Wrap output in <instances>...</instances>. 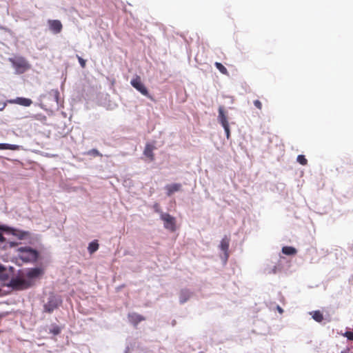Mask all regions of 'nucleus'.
Wrapping results in <instances>:
<instances>
[{
  "mask_svg": "<svg viewBox=\"0 0 353 353\" xmlns=\"http://www.w3.org/2000/svg\"><path fill=\"white\" fill-rule=\"evenodd\" d=\"M13 268L10 267V270H8L4 266L0 265V283L6 285L7 282H10V272Z\"/></svg>",
  "mask_w": 353,
  "mask_h": 353,
  "instance_id": "7",
  "label": "nucleus"
},
{
  "mask_svg": "<svg viewBox=\"0 0 353 353\" xmlns=\"http://www.w3.org/2000/svg\"><path fill=\"white\" fill-rule=\"evenodd\" d=\"M215 66L222 74H225L228 73L226 68L223 66L221 63L216 62Z\"/></svg>",
  "mask_w": 353,
  "mask_h": 353,
  "instance_id": "21",
  "label": "nucleus"
},
{
  "mask_svg": "<svg viewBox=\"0 0 353 353\" xmlns=\"http://www.w3.org/2000/svg\"><path fill=\"white\" fill-rule=\"evenodd\" d=\"M154 149V145H152L150 143H148L145 145V150L143 152L144 155H145L147 157H148L150 160H153V159H154V155H153Z\"/></svg>",
  "mask_w": 353,
  "mask_h": 353,
  "instance_id": "16",
  "label": "nucleus"
},
{
  "mask_svg": "<svg viewBox=\"0 0 353 353\" xmlns=\"http://www.w3.org/2000/svg\"><path fill=\"white\" fill-rule=\"evenodd\" d=\"M181 187V183H172L165 185V189L167 190V195L170 196L174 192L180 191Z\"/></svg>",
  "mask_w": 353,
  "mask_h": 353,
  "instance_id": "11",
  "label": "nucleus"
},
{
  "mask_svg": "<svg viewBox=\"0 0 353 353\" xmlns=\"http://www.w3.org/2000/svg\"><path fill=\"white\" fill-rule=\"evenodd\" d=\"M48 25L50 30L54 34L61 32L62 30V24L59 20H49Z\"/></svg>",
  "mask_w": 353,
  "mask_h": 353,
  "instance_id": "10",
  "label": "nucleus"
},
{
  "mask_svg": "<svg viewBox=\"0 0 353 353\" xmlns=\"http://www.w3.org/2000/svg\"><path fill=\"white\" fill-rule=\"evenodd\" d=\"M128 319L129 321L134 325H137L141 321L144 320V318L142 316L136 313L129 314Z\"/></svg>",
  "mask_w": 353,
  "mask_h": 353,
  "instance_id": "15",
  "label": "nucleus"
},
{
  "mask_svg": "<svg viewBox=\"0 0 353 353\" xmlns=\"http://www.w3.org/2000/svg\"><path fill=\"white\" fill-rule=\"evenodd\" d=\"M277 310L281 314H282L283 312V310L280 306H277Z\"/></svg>",
  "mask_w": 353,
  "mask_h": 353,
  "instance_id": "34",
  "label": "nucleus"
},
{
  "mask_svg": "<svg viewBox=\"0 0 353 353\" xmlns=\"http://www.w3.org/2000/svg\"><path fill=\"white\" fill-rule=\"evenodd\" d=\"M98 249H99V244H98V243L97 241H92V242L89 243L88 250V252L90 254L94 253Z\"/></svg>",
  "mask_w": 353,
  "mask_h": 353,
  "instance_id": "20",
  "label": "nucleus"
},
{
  "mask_svg": "<svg viewBox=\"0 0 353 353\" xmlns=\"http://www.w3.org/2000/svg\"><path fill=\"white\" fill-rule=\"evenodd\" d=\"M20 148L18 145L8 144V143H0V150H17Z\"/></svg>",
  "mask_w": 353,
  "mask_h": 353,
  "instance_id": "17",
  "label": "nucleus"
},
{
  "mask_svg": "<svg viewBox=\"0 0 353 353\" xmlns=\"http://www.w3.org/2000/svg\"><path fill=\"white\" fill-rule=\"evenodd\" d=\"M130 84L133 88H134L137 90L141 92L143 95L146 97L149 96L148 91L145 86L144 85V84L142 83L140 77L136 76L134 78H133L130 81Z\"/></svg>",
  "mask_w": 353,
  "mask_h": 353,
  "instance_id": "4",
  "label": "nucleus"
},
{
  "mask_svg": "<svg viewBox=\"0 0 353 353\" xmlns=\"http://www.w3.org/2000/svg\"><path fill=\"white\" fill-rule=\"evenodd\" d=\"M161 219L163 221L164 228L174 231L175 230V219L168 213L161 214Z\"/></svg>",
  "mask_w": 353,
  "mask_h": 353,
  "instance_id": "5",
  "label": "nucleus"
},
{
  "mask_svg": "<svg viewBox=\"0 0 353 353\" xmlns=\"http://www.w3.org/2000/svg\"><path fill=\"white\" fill-rule=\"evenodd\" d=\"M43 274V271L41 268H36L31 269L28 271L26 276L29 279H35L40 276Z\"/></svg>",
  "mask_w": 353,
  "mask_h": 353,
  "instance_id": "12",
  "label": "nucleus"
},
{
  "mask_svg": "<svg viewBox=\"0 0 353 353\" xmlns=\"http://www.w3.org/2000/svg\"><path fill=\"white\" fill-rule=\"evenodd\" d=\"M88 154L95 155V156H100L99 152L96 149L90 150L88 152Z\"/></svg>",
  "mask_w": 353,
  "mask_h": 353,
  "instance_id": "28",
  "label": "nucleus"
},
{
  "mask_svg": "<svg viewBox=\"0 0 353 353\" xmlns=\"http://www.w3.org/2000/svg\"><path fill=\"white\" fill-rule=\"evenodd\" d=\"M218 120L221 123V125H226L228 124L227 117L224 110L223 107L220 106L219 108V116Z\"/></svg>",
  "mask_w": 353,
  "mask_h": 353,
  "instance_id": "13",
  "label": "nucleus"
},
{
  "mask_svg": "<svg viewBox=\"0 0 353 353\" xmlns=\"http://www.w3.org/2000/svg\"><path fill=\"white\" fill-rule=\"evenodd\" d=\"M18 251L20 259L26 262L34 261L38 257V252L30 247H21Z\"/></svg>",
  "mask_w": 353,
  "mask_h": 353,
  "instance_id": "1",
  "label": "nucleus"
},
{
  "mask_svg": "<svg viewBox=\"0 0 353 353\" xmlns=\"http://www.w3.org/2000/svg\"><path fill=\"white\" fill-rule=\"evenodd\" d=\"M153 209L155 212L158 213L159 216H161V214H163L164 212L161 210L160 205L159 203H154L153 205Z\"/></svg>",
  "mask_w": 353,
  "mask_h": 353,
  "instance_id": "24",
  "label": "nucleus"
},
{
  "mask_svg": "<svg viewBox=\"0 0 353 353\" xmlns=\"http://www.w3.org/2000/svg\"><path fill=\"white\" fill-rule=\"evenodd\" d=\"M254 105H255L257 108H259V109H261V108L262 105H261V101H259V100H255V101H254Z\"/></svg>",
  "mask_w": 353,
  "mask_h": 353,
  "instance_id": "30",
  "label": "nucleus"
},
{
  "mask_svg": "<svg viewBox=\"0 0 353 353\" xmlns=\"http://www.w3.org/2000/svg\"><path fill=\"white\" fill-rule=\"evenodd\" d=\"M79 63H80V64H81V65L82 67H84V66H85V60H83V59L82 58H81V57H79Z\"/></svg>",
  "mask_w": 353,
  "mask_h": 353,
  "instance_id": "32",
  "label": "nucleus"
},
{
  "mask_svg": "<svg viewBox=\"0 0 353 353\" xmlns=\"http://www.w3.org/2000/svg\"><path fill=\"white\" fill-rule=\"evenodd\" d=\"M4 241H5V239L3 236L2 234L0 232V242H3Z\"/></svg>",
  "mask_w": 353,
  "mask_h": 353,
  "instance_id": "35",
  "label": "nucleus"
},
{
  "mask_svg": "<svg viewBox=\"0 0 353 353\" xmlns=\"http://www.w3.org/2000/svg\"><path fill=\"white\" fill-rule=\"evenodd\" d=\"M125 353H127V351L125 352Z\"/></svg>",
  "mask_w": 353,
  "mask_h": 353,
  "instance_id": "37",
  "label": "nucleus"
},
{
  "mask_svg": "<svg viewBox=\"0 0 353 353\" xmlns=\"http://www.w3.org/2000/svg\"><path fill=\"white\" fill-rule=\"evenodd\" d=\"M60 303V300L55 297L51 296L48 302L44 305L45 310L48 312H52L55 308L58 307Z\"/></svg>",
  "mask_w": 353,
  "mask_h": 353,
  "instance_id": "8",
  "label": "nucleus"
},
{
  "mask_svg": "<svg viewBox=\"0 0 353 353\" xmlns=\"http://www.w3.org/2000/svg\"><path fill=\"white\" fill-rule=\"evenodd\" d=\"M8 102L10 103L18 104L25 107H28L32 103L31 99L23 97H17L14 99L9 100Z\"/></svg>",
  "mask_w": 353,
  "mask_h": 353,
  "instance_id": "9",
  "label": "nucleus"
},
{
  "mask_svg": "<svg viewBox=\"0 0 353 353\" xmlns=\"http://www.w3.org/2000/svg\"><path fill=\"white\" fill-rule=\"evenodd\" d=\"M192 293L188 290H182L180 292L179 295V301L181 303H185L188 300L190 299Z\"/></svg>",
  "mask_w": 353,
  "mask_h": 353,
  "instance_id": "14",
  "label": "nucleus"
},
{
  "mask_svg": "<svg viewBox=\"0 0 353 353\" xmlns=\"http://www.w3.org/2000/svg\"><path fill=\"white\" fill-rule=\"evenodd\" d=\"M282 252L286 255H293L296 254V250L294 248L285 246L282 248Z\"/></svg>",
  "mask_w": 353,
  "mask_h": 353,
  "instance_id": "19",
  "label": "nucleus"
},
{
  "mask_svg": "<svg viewBox=\"0 0 353 353\" xmlns=\"http://www.w3.org/2000/svg\"><path fill=\"white\" fill-rule=\"evenodd\" d=\"M37 119H39V120H46V117L44 116V115L38 114V115H37Z\"/></svg>",
  "mask_w": 353,
  "mask_h": 353,
  "instance_id": "33",
  "label": "nucleus"
},
{
  "mask_svg": "<svg viewBox=\"0 0 353 353\" xmlns=\"http://www.w3.org/2000/svg\"><path fill=\"white\" fill-rule=\"evenodd\" d=\"M345 336L349 340H353V332H346L345 334Z\"/></svg>",
  "mask_w": 353,
  "mask_h": 353,
  "instance_id": "29",
  "label": "nucleus"
},
{
  "mask_svg": "<svg viewBox=\"0 0 353 353\" xmlns=\"http://www.w3.org/2000/svg\"><path fill=\"white\" fill-rule=\"evenodd\" d=\"M0 230H3V231H13V229H11V228H9L6 226H0Z\"/></svg>",
  "mask_w": 353,
  "mask_h": 353,
  "instance_id": "31",
  "label": "nucleus"
},
{
  "mask_svg": "<svg viewBox=\"0 0 353 353\" xmlns=\"http://www.w3.org/2000/svg\"><path fill=\"white\" fill-rule=\"evenodd\" d=\"M30 285V281L23 276H17L10 280V285L17 290L26 289L29 288Z\"/></svg>",
  "mask_w": 353,
  "mask_h": 353,
  "instance_id": "3",
  "label": "nucleus"
},
{
  "mask_svg": "<svg viewBox=\"0 0 353 353\" xmlns=\"http://www.w3.org/2000/svg\"><path fill=\"white\" fill-rule=\"evenodd\" d=\"M6 107V104L4 103L1 108H0V110H2Z\"/></svg>",
  "mask_w": 353,
  "mask_h": 353,
  "instance_id": "36",
  "label": "nucleus"
},
{
  "mask_svg": "<svg viewBox=\"0 0 353 353\" xmlns=\"http://www.w3.org/2000/svg\"><path fill=\"white\" fill-rule=\"evenodd\" d=\"M297 161L301 165L307 164V159L305 158L303 155H299L297 157Z\"/></svg>",
  "mask_w": 353,
  "mask_h": 353,
  "instance_id": "23",
  "label": "nucleus"
},
{
  "mask_svg": "<svg viewBox=\"0 0 353 353\" xmlns=\"http://www.w3.org/2000/svg\"><path fill=\"white\" fill-rule=\"evenodd\" d=\"M341 353H343V352H341Z\"/></svg>",
  "mask_w": 353,
  "mask_h": 353,
  "instance_id": "38",
  "label": "nucleus"
},
{
  "mask_svg": "<svg viewBox=\"0 0 353 353\" xmlns=\"http://www.w3.org/2000/svg\"><path fill=\"white\" fill-rule=\"evenodd\" d=\"M277 270H278L277 265H273L272 268L267 270L268 272L270 274H272V273L275 274L277 272Z\"/></svg>",
  "mask_w": 353,
  "mask_h": 353,
  "instance_id": "26",
  "label": "nucleus"
},
{
  "mask_svg": "<svg viewBox=\"0 0 353 353\" xmlns=\"http://www.w3.org/2000/svg\"><path fill=\"white\" fill-rule=\"evenodd\" d=\"M310 314L312 315V319L316 321V322H321L323 319V314L322 313L319 311V310H316V311H314V312H310Z\"/></svg>",
  "mask_w": 353,
  "mask_h": 353,
  "instance_id": "18",
  "label": "nucleus"
},
{
  "mask_svg": "<svg viewBox=\"0 0 353 353\" xmlns=\"http://www.w3.org/2000/svg\"><path fill=\"white\" fill-rule=\"evenodd\" d=\"M12 66L15 68L17 73L21 74L29 69L30 65L27 61L21 57L9 59Z\"/></svg>",
  "mask_w": 353,
  "mask_h": 353,
  "instance_id": "2",
  "label": "nucleus"
},
{
  "mask_svg": "<svg viewBox=\"0 0 353 353\" xmlns=\"http://www.w3.org/2000/svg\"><path fill=\"white\" fill-rule=\"evenodd\" d=\"M61 328L57 325H52V327L50 330V332L53 334L54 335H57L60 333Z\"/></svg>",
  "mask_w": 353,
  "mask_h": 353,
  "instance_id": "22",
  "label": "nucleus"
},
{
  "mask_svg": "<svg viewBox=\"0 0 353 353\" xmlns=\"http://www.w3.org/2000/svg\"><path fill=\"white\" fill-rule=\"evenodd\" d=\"M229 245H230V239L227 236H225L222 239L220 245H219L220 249L224 252V256H223V257H222V260H223L224 264L226 263L229 257V254H228Z\"/></svg>",
  "mask_w": 353,
  "mask_h": 353,
  "instance_id": "6",
  "label": "nucleus"
},
{
  "mask_svg": "<svg viewBox=\"0 0 353 353\" xmlns=\"http://www.w3.org/2000/svg\"><path fill=\"white\" fill-rule=\"evenodd\" d=\"M50 94H52L54 97L55 101L57 103H58V99H59V92H58V90H52L50 92Z\"/></svg>",
  "mask_w": 353,
  "mask_h": 353,
  "instance_id": "25",
  "label": "nucleus"
},
{
  "mask_svg": "<svg viewBox=\"0 0 353 353\" xmlns=\"http://www.w3.org/2000/svg\"><path fill=\"white\" fill-rule=\"evenodd\" d=\"M223 128H224V130H225V134H226V137L228 139L230 138V128H229V124L226 125H223Z\"/></svg>",
  "mask_w": 353,
  "mask_h": 353,
  "instance_id": "27",
  "label": "nucleus"
}]
</instances>
